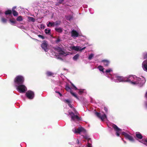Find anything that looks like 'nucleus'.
Wrapping results in <instances>:
<instances>
[{
    "label": "nucleus",
    "mask_w": 147,
    "mask_h": 147,
    "mask_svg": "<svg viewBox=\"0 0 147 147\" xmlns=\"http://www.w3.org/2000/svg\"><path fill=\"white\" fill-rule=\"evenodd\" d=\"M95 115L99 118L102 121L107 118V116L105 114H104L103 115H101L100 113L96 112L95 113Z\"/></svg>",
    "instance_id": "nucleus-6"
},
{
    "label": "nucleus",
    "mask_w": 147,
    "mask_h": 147,
    "mask_svg": "<svg viewBox=\"0 0 147 147\" xmlns=\"http://www.w3.org/2000/svg\"><path fill=\"white\" fill-rule=\"evenodd\" d=\"M65 50L63 49V50L60 53H59V54L60 55H63L64 56H66L67 54V52H65L64 51Z\"/></svg>",
    "instance_id": "nucleus-15"
},
{
    "label": "nucleus",
    "mask_w": 147,
    "mask_h": 147,
    "mask_svg": "<svg viewBox=\"0 0 147 147\" xmlns=\"http://www.w3.org/2000/svg\"><path fill=\"white\" fill-rule=\"evenodd\" d=\"M102 62H103L105 66H108L110 63V62L109 61L107 60H103L102 61Z\"/></svg>",
    "instance_id": "nucleus-14"
},
{
    "label": "nucleus",
    "mask_w": 147,
    "mask_h": 147,
    "mask_svg": "<svg viewBox=\"0 0 147 147\" xmlns=\"http://www.w3.org/2000/svg\"><path fill=\"white\" fill-rule=\"evenodd\" d=\"M47 27H53L55 26L54 22H49L47 24Z\"/></svg>",
    "instance_id": "nucleus-16"
},
{
    "label": "nucleus",
    "mask_w": 147,
    "mask_h": 147,
    "mask_svg": "<svg viewBox=\"0 0 147 147\" xmlns=\"http://www.w3.org/2000/svg\"><path fill=\"white\" fill-rule=\"evenodd\" d=\"M98 68L100 71H102L103 72H104L103 70L104 68H103L102 66L101 65H99L98 67Z\"/></svg>",
    "instance_id": "nucleus-24"
},
{
    "label": "nucleus",
    "mask_w": 147,
    "mask_h": 147,
    "mask_svg": "<svg viewBox=\"0 0 147 147\" xmlns=\"http://www.w3.org/2000/svg\"><path fill=\"white\" fill-rule=\"evenodd\" d=\"M145 106L147 108V102L145 103Z\"/></svg>",
    "instance_id": "nucleus-51"
},
{
    "label": "nucleus",
    "mask_w": 147,
    "mask_h": 147,
    "mask_svg": "<svg viewBox=\"0 0 147 147\" xmlns=\"http://www.w3.org/2000/svg\"><path fill=\"white\" fill-rule=\"evenodd\" d=\"M56 5H59L58 3H56Z\"/></svg>",
    "instance_id": "nucleus-53"
},
{
    "label": "nucleus",
    "mask_w": 147,
    "mask_h": 147,
    "mask_svg": "<svg viewBox=\"0 0 147 147\" xmlns=\"http://www.w3.org/2000/svg\"><path fill=\"white\" fill-rule=\"evenodd\" d=\"M17 21H22L23 20L22 17V16H19L16 19Z\"/></svg>",
    "instance_id": "nucleus-25"
},
{
    "label": "nucleus",
    "mask_w": 147,
    "mask_h": 147,
    "mask_svg": "<svg viewBox=\"0 0 147 147\" xmlns=\"http://www.w3.org/2000/svg\"><path fill=\"white\" fill-rule=\"evenodd\" d=\"M88 147H92L91 146V144L88 142V145H87Z\"/></svg>",
    "instance_id": "nucleus-45"
},
{
    "label": "nucleus",
    "mask_w": 147,
    "mask_h": 147,
    "mask_svg": "<svg viewBox=\"0 0 147 147\" xmlns=\"http://www.w3.org/2000/svg\"><path fill=\"white\" fill-rule=\"evenodd\" d=\"M48 45V44L47 41L45 40L43 41L41 46L42 48L46 52V50L47 49V47Z\"/></svg>",
    "instance_id": "nucleus-10"
},
{
    "label": "nucleus",
    "mask_w": 147,
    "mask_h": 147,
    "mask_svg": "<svg viewBox=\"0 0 147 147\" xmlns=\"http://www.w3.org/2000/svg\"><path fill=\"white\" fill-rule=\"evenodd\" d=\"M122 134L125 136L126 138L128 139L131 142H134V139L132 136H131L125 132H123L122 133Z\"/></svg>",
    "instance_id": "nucleus-5"
},
{
    "label": "nucleus",
    "mask_w": 147,
    "mask_h": 147,
    "mask_svg": "<svg viewBox=\"0 0 147 147\" xmlns=\"http://www.w3.org/2000/svg\"><path fill=\"white\" fill-rule=\"evenodd\" d=\"M73 87L74 88V87H75L76 86H75L74 85Z\"/></svg>",
    "instance_id": "nucleus-56"
},
{
    "label": "nucleus",
    "mask_w": 147,
    "mask_h": 147,
    "mask_svg": "<svg viewBox=\"0 0 147 147\" xmlns=\"http://www.w3.org/2000/svg\"><path fill=\"white\" fill-rule=\"evenodd\" d=\"M65 89L67 91H69L70 92L71 91H72L68 85H67L66 86Z\"/></svg>",
    "instance_id": "nucleus-28"
},
{
    "label": "nucleus",
    "mask_w": 147,
    "mask_h": 147,
    "mask_svg": "<svg viewBox=\"0 0 147 147\" xmlns=\"http://www.w3.org/2000/svg\"><path fill=\"white\" fill-rule=\"evenodd\" d=\"M145 97L147 99V91H146V93L145 95Z\"/></svg>",
    "instance_id": "nucleus-49"
},
{
    "label": "nucleus",
    "mask_w": 147,
    "mask_h": 147,
    "mask_svg": "<svg viewBox=\"0 0 147 147\" xmlns=\"http://www.w3.org/2000/svg\"><path fill=\"white\" fill-rule=\"evenodd\" d=\"M56 92H57V93H58V94H59L60 95V96H62V94L60 92H58V91H56Z\"/></svg>",
    "instance_id": "nucleus-47"
},
{
    "label": "nucleus",
    "mask_w": 147,
    "mask_h": 147,
    "mask_svg": "<svg viewBox=\"0 0 147 147\" xmlns=\"http://www.w3.org/2000/svg\"><path fill=\"white\" fill-rule=\"evenodd\" d=\"M144 59H147V53H145L144 55Z\"/></svg>",
    "instance_id": "nucleus-42"
},
{
    "label": "nucleus",
    "mask_w": 147,
    "mask_h": 147,
    "mask_svg": "<svg viewBox=\"0 0 147 147\" xmlns=\"http://www.w3.org/2000/svg\"><path fill=\"white\" fill-rule=\"evenodd\" d=\"M59 3V4H61L62 3V2L64 0H57Z\"/></svg>",
    "instance_id": "nucleus-44"
},
{
    "label": "nucleus",
    "mask_w": 147,
    "mask_h": 147,
    "mask_svg": "<svg viewBox=\"0 0 147 147\" xmlns=\"http://www.w3.org/2000/svg\"><path fill=\"white\" fill-rule=\"evenodd\" d=\"M10 22L13 24H16V21L14 20V19H10L9 20Z\"/></svg>",
    "instance_id": "nucleus-33"
},
{
    "label": "nucleus",
    "mask_w": 147,
    "mask_h": 147,
    "mask_svg": "<svg viewBox=\"0 0 147 147\" xmlns=\"http://www.w3.org/2000/svg\"><path fill=\"white\" fill-rule=\"evenodd\" d=\"M12 13V11L10 10H8L5 11V14L6 15L10 14Z\"/></svg>",
    "instance_id": "nucleus-27"
},
{
    "label": "nucleus",
    "mask_w": 147,
    "mask_h": 147,
    "mask_svg": "<svg viewBox=\"0 0 147 147\" xmlns=\"http://www.w3.org/2000/svg\"><path fill=\"white\" fill-rule=\"evenodd\" d=\"M135 134L136 137L138 138L141 139L142 138L143 136L140 132H136Z\"/></svg>",
    "instance_id": "nucleus-12"
},
{
    "label": "nucleus",
    "mask_w": 147,
    "mask_h": 147,
    "mask_svg": "<svg viewBox=\"0 0 147 147\" xmlns=\"http://www.w3.org/2000/svg\"><path fill=\"white\" fill-rule=\"evenodd\" d=\"M79 56V55L78 54H77L73 57V59L74 60H76L78 59Z\"/></svg>",
    "instance_id": "nucleus-26"
},
{
    "label": "nucleus",
    "mask_w": 147,
    "mask_h": 147,
    "mask_svg": "<svg viewBox=\"0 0 147 147\" xmlns=\"http://www.w3.org/2000/svg\"><path fill=\"white\" fill-rule=\"evenodd\" d=\"M74 89H75V90H78V88H77V87H74Z\"/></svg>",
    "instance_id": "nucleus-52"
},
{
    "label": "nucleus",
    "mask_w": 147,
    "mask_h": 147,
    "mask_svg": "<svg viewBox=\"0 0 147 147\" xmlns=\"http://www.w3.org/2000/svg\"><path fill=\"white\" fill-rule=\"evenodd\" d=\"M71 85L72 86H73L74 85V84L72 83L71 84Z\"/></svg>",
    "instance_id": "nucleus-55"
},
{
    "label": "nucleus",
    "mask_w": 147,
    "mask_h": 147,
    "mask_svg": "<svg viewBox=\"0 0 147 147\" xmlns=\"http://www.w3.org/2000/svg\"><path fill=\"white\" fill-rule=\"evenodd\" d=\"M79 91L78 92V93L80 95H81L84 92V90L82 89H79Z\"/></svg>",
    "instance_id": "nucleus-32"
},
{
    "label": "nucleus",
    "mask_w": 147,
    "mask_h": 147,
    "mask_svg": "<svg viewBox=\"0 0 147 147\" xmlns=\"http://www.w3.org/2000/svg\"><path fill=\"white\" fill-rule=\"evenodd\" d=\"M82 132L84 133H86V130L83 127H79L77 129H75L74 132L75 133L80 134V132Z\"/></svg>",
    "instance_id": "nucleus-9"
},
{
    "label": "nucleus",
    "mask_w": 147,
    "mask_h": 147,
    "mask_svg": "<svg viewBox=\"0 0 147 147\" xmlns=\"http://www.w3.org/2000/svg\"><path fill=\"white\" fill-rule=\"evenodd\" d=\"M67 19L69 20H70L71 19H72V17L71 16H67Z\"/></svg>",
    "instance_id": "nucleus-40"
},
{
    "label": "nucleus",
    "mask_w": 147,
    "mask_h": 147,
    "mask_svg": "<svg viewBox=\"0 0 147 147\" xmlns=\"http://www.w3.org/2000/svg\"><path fill=\"white\" fill-rule=\"evenodd\" d=\"M83 138L87 140L88 142H89L90 140V138H89L88 136H83Z\"/></svg>",
    "instance_id": "nucleus-31"
},
{
    "label": "nucleus",
    "mask_w": 147,
    "mask_h": 147,
    "mask_svg": "<svg viewBox=\"0 0 147 147\" xmlns=\"http://www.w3.org/2000/svg\"><path fill=\"white\" fill-rule=\"evenodd\" d=\"M142 143L147 146V139H142ZM140 142H141L140 141Z\"/></svg>",
    "instance_id": "nucleus-30"
},
{
    "label": "nucleus",
    "mask_w": 147,
    "mask_h": 147,
    "mask_svg": "<svg viewBox=\"0 0 147 147\" xmlns=\"http://www.w3.org/2000/svg\"><path fill=\"white\" fill-rule=\"evenodd\" d=\"M63 48H61L59 47H57L55 48V50L56 51H57L59 53L61 52V51L63 50Z\"/></svg>",
    "instance_id": "nucleus-17"
},
{
    "label": "nucleus",
    "mask_w": 147,
    "mask_h": 147,
    "mask_svg": "<svg viewBox=\"0 0 147 147\" xmlns=\"http://www.w3.org/2000/svg\"><path fill=\"white\" fill-rule=\"evenodd\" d=\"M12 13L14 16H17L18 15V13L14 9H12Z\"/></svg>",
    "instance_id": "nucleus-23"
},
{
    "label": "nucleus",
    "mask_w": 147,
    "mask_h": 147,
    "mask_svg": "<svg viewBox=\"0 0 147 147\" xmlns=\"http://www.w3.org/2000/svg\"><path fill=\"white\" fill-rule=\"evenodd\" d=\"M1 13V12L0 11V14Z\"/></svg>",
    "instance_id": "nucleus-57"
},
{
    "label": "nucleus",
    "mask_w": 147,
    "mask_h": 147,
    "mask_svg": "<svg viewBox=\"0 0 147 147\" xmlns=\"http://www.w3.org/2000/svg\"><path fill=\"white\" fill-rule=\"evenodd\" d=\"M64 101V102L67 103L68 104L69 103H70V101L68 99L65 100Z\"/></svg>",
    "instance_id": "nucleus-38"
},
{
    "label": "nucleus",
    "mask_w": 147,
    "mask_h": 147,
    "mask_svg": "<svg viewBox=\"0 0 147 147\" xmlns=\"http://www.w3.org/2000/svg\"><path fill=\"white\" fill-rule=\"evenodd\" d=\"M46 75H47V76H53L54 75V73L48 71L47 72Z\"/></svg>",
    "instance_id": "nucleus-20"
},
{
    "label": "nucleus",
    "mask_w": 147,
    "mask_h": 147,
    "mask_svg": "<svg viewBox=\"0 0 147 147\" xmlns=\"http://www.w3.org/2000/svg\"><path fill=\"white\" fill-rule=\"evenodd\" d=\"M72 49L73 50L76 51H79L80 50V47L79 46H74L72 47Z\"/></svg>",
    "instance_id": "nucleus-18"
},
{
    "label": "nucleus",
    "mask_w": 147,
    "mask_h": 147,
    "mask_svg": "<svg viewBox=\"0 0 147 147\" xmlns=\"http://www.w3.org/2000/svg\"><path fill=\"white\" fill-rule=\"evenodd\" d=\"M81 47H80V51H82V50L86 48V47H84L82 48V49H81Z\"/></svg>",
    "instance_id": "nucleus-46"
},
{
    "label": "nucleus",
    "mask_w": 147,
    "mask_h": 147,
    "mask_svg": "<svg viewBox=\"0 0 147 147\" xmlns=\"http://www.w3.org/2000/svg\"><path fill=\"white\" fill-rule=\"evenodd\" d=\"M70 93L73 96H74V97H75L77 99H79L78 98V96H77V95H76V94L75 93H73L72 92V91H71Z\"/></svg>",
    "instance_id": "nucleus-29"
},
{
    "label": "nucleus",
    "mask_w": 147,
    "mask_h": 147,
    "mask_svg": "<svg viewBox=\"0 0 147 147\" xmlns=\"http://www.w3.org/2000/svg\"><path fill=\"white\" fill-rule=\"evenodd\" d=\"M17 86V90L20 93H24L27 90L26 87L23 84L18 85Z\"/></svg>",
    "instance_id": "nucleus-3"
},
{
    "label": "nucleus",
    "mask_w": 147,
    "mask_h": 147,
    "mask_svg": "<svg viewBox=\"0 0 147 147\" xmlns=\"http://www.w3.org/2000/svg\"><path fill=\"white\" fill-rule=\"evenodd\" d=\"M61 41V40L59 37H58L56 40L55 41V42L56 43H58L59 42Z\"/></svg>",
    "instance_id": "nucleus-35"
},
{
    "label": "nucleus",
    "mask_w": 147,
    "mask_h": 147,
    "mask_svg": "<svg viewBox=\"0 0 147 147\" xmlns=\"http://www.w3.org/2000/svg\"><path fill=\"white\" fill-rule=\"evenodd\" d=\"M55 30L57 32L61 33L62 31V28H55Z\"/></svg>",
    "instance_id": "nucleus-19"
},
{
    "label": "nucleus",
    "mask_w": 147,
    "mask_h": 147,
    "mask_svg": "<svg viewBox=\"0 0 147 147\" xmlns=\"http://www.w3.org/2000/svg\"><path fill=\"white\" fill-rule=\"evenodd\" d=\"M68 106L71 108L72 107V106L70 104V103H69L68 104Z\"/></svg>",
    "instance_id": "nucleus-48"
},
{
    "label": "nucleus",
    "mask_w": 147,
    "mask_h": 147,
    "mask_svg": "<svg viewBox=\"0 0 147 147\" xmlns=\"http://www.w3.org/2000/svg\"><path fill=\"white\" fill-rule=\"evenodd\" d=\"M75 110H75V109L74 108V109H73V111H75Z\"/></svg>",
    "instance_id": "nucleus-54"
},
{
    "label": "nucleus",
    "mask_w": 147,
    "mask_h": 147,
    "mask_svg": "<svg viewBox=\"0 0 147 147\" xmlns=\"http://www.w3.org/2000/svg\"><path fill=\"white\" fill-rule=\"evenodd\" d=\"M54 25L57 26L60 25L61 24V22L60 21H57L55 22H54Z\"/></svg>",
    "instance_id": "nucleus-21"
},
{
    "label": "nucleus",
    "mask_w": 147,
    "mask_h": 147,
    "mask_svg": "<svg viewBox=\"0 0 147 147\" xmlns=\"http://www.w3.org/2000/svg\"><path fill=\"white\" fill-rule=\"evenodd\" d=\"M26 95L29 99H32L34 98V94L32 91L29 90L26 92Z\"/></svg>",
    "instance_id": "nucleus-4"
},
{
    "label": "nucleus",
    "mask_w": 147,
    "mask_h": 147,
    "mask_svg": "<svg viewBox=\"0 0 147 147\" xmlns=\"http://www.w3.org/2000/svg\"><path fill=\"white\" fill-rule=\"evenodd\" d=\"M112 71V69H107L106 70L105 72L106 73H109L111 71Z\"/></svg>",
    "instance_id": "nucleus-43"
},
{
    "label": "nucleus",
    "mask_w": 147,
    "mask_h": 147,
    "mask_svg": "<svg viewBox=\"0 0 147 147\" xmlns=\"http://www.w3.org/2000/svg\"><path fill=\"white\" fill-rule=\"evenodd\" d=\"M69 114L70 115L71 118V120L75 121V119L79 120V117L77 115H75L73 112H69Z\"/></svg>",
    "instance_id": "nucleus-7"
},
{
    "label": "nucleus",
    "mask_w": 147,
    "mask_h": 147,
    "mask_svg": "<svg viewBox=\"0 0 147 147\" xmlns=\"http://www.w3.org/2000/svg\"><path fill=\"white\" fill-rule=\"evenodd\" d=\"M104 109L106 112V113H108V108L106 107H104Z\"/></svg>",
    "instance_id": "nucleus-39"
},
{
    "label": "nucleus",
    "mask_w": 147,
    "mask_h": 147,
    "mask_svg": "<svg viewBox=\"0 0 147 147\" xmlns=\"http://www.w3.org/2000/svg\"><path fill=\"white\" fill-rule=\"evenodd\" d=\"M71 36L72 37H77L79 36V33L76 30H73L71 32Z\"/></svg>",
    "instance_id": "nucleus-11"
},
{
    "label": "nucleus",
    "mask_w": 147,
    "mask_h": 147,
    "mask_svg": "<svg viewBox=\"0 0 147 147\" xmlns=\"http://www.w3.org/2000/svg\"><path fill=\"white\" fill-rule=\"evenodd\" d=\"M143 64L144 69L147 71V60L144 61Z\"/></svg>",
    "instance_id": "nucleus-13"
},
{
    "label": "nucleus",
    "mask_w": 147,
    "mask_h": 147,
    "mask_svg": "<svg viewBox=\"0 0 147 147\" xmlns=\"http://www.w3.org/2000/svg\"><path fill=\"white\" fill-rule=\"evenodd\" d=\"M30 20L32 22H34L35 21V19L32 17H30Z\"/></svg>",
    "instance_id": "nucleus-37"
},
{
    "label": "nucleus",
    "mask_w": 147,
    "mask_h": 147,
    "mask_svg": "<svg viewBox=\"0 0 147 147\" xmlns=\"http://www.w3.org/2000/svg\"><path fill=\"white\" fill-rule=\"evenodd\" d=\"M38 36L39 37L41 38L42 39H44L45 38V37L44 36L41 35H38Z\"/></svg>",
    "instance_id": "nucleus-41"
},
{
    "label": "nucleus",
    "mask_w": 147,
    "mask_h": 147,
    "mask_svg": "<svg viewBox=\"0 0 147 147\" xmlns=\"http://www.w3.org/2000/svg\"><path fill=\"white\" fill-rule=\"evenodd\" d=\"M1 21L3 22L4 23H6L7 22V19L4 18H1Z\"/></svg>",
    "instance_id": "nucleus-34"
},
{
    "label": "nucleus",
    "mask_w": 147,
    "mask_h": 147,
    "mask_svg": "<svg viewBox=\"0 0 147 147\" xmlns=\"http://www.w3.org/2000/svg\"><path fill=\"white\" fill-rule=\"evenodd\" d=\"M45 32L46 34H49L51 33V29L49 28L46 29L45 30Z\"/></svg>",
    "instance_id": "nucleus-22"
},
{
    "label": "nucleus",
    "mask_w": 147,
    "mask_h": 147,
    "mask_svg": "<svg viewBox=\"0 0 147 147\" xmlns=\"http://www.w3.org/2000/svg\"><path fill=\"white\" fill-rule=\"evenodd\" d=\"M78 144H79V141L78 140H77L76 142Z\"/></svg>",
    "instance_id": "nucleus-50"
},
{
    "label": "nucleus",
    "mask_w": 147,
    "mask_h": 147,
    "mask_svg": "<svg viewBox=\"0 0 147 147\" xmlns=\"http://www.w3.org/2000/svg\"><path fill=\"white\" fill-rule=\"evenodd\" d=\"M112 127L116 131V134L117 136H119V132L121 131V129L119 128L117 125L114 124L112 125Z\"/></svg>",
    "instance_id": "nucleus-8"
},
{
    "label": "nucleus",
    "mask_w": 147,
    "mask_h": 147,
    "mask_svg": "<svg viewBox=\"0 0 147 147\" xmlns=\"http://www.w3.org/2000/svg\"><path fill=\"white\" fill-rule=\"evenodd\" d=\"M130 77L129 78H127L126 80H125L122 76H117V80L119 81L120 82H131V84H139V82L138 81H137L133 82L131 81V80L133 78V77H132V78L131 79H130Z\"/></svg>",
    "instance_id": "nucleus-2"
},
{
    "label": "nucleus",
    "mask_w": 147,
    "mask_h": 147,
    "mask_svg": "<svg viewBox=\"0 0 147 147\" xmlns=\"http://www.w3.org/2000/svg\"><path fill=\"white\" fill-rule=\"evenodd\" d=\"M94 55L93 54H91L88 57V59L89 60H91L92 59V57H93Z\"/></svg>",
    "instance_id": "nucleus-36"
},
{
    "label": "nucleus",
    "mask_w": 147,
    "mask_h": 147,
    "mask_svg": "<svg viewBox=\"0 0 147 147\" xmlns=\"http://www.w3.org/2000/svg\"><path fill=\"white\" fill-rule=\"evenodd\" d=\"M24 81V78L21 75L17 76L14 78V82L16 86L23 84Z\"/></svg>",
    "instance_id": "nucleus-1"
}]
</instances>
